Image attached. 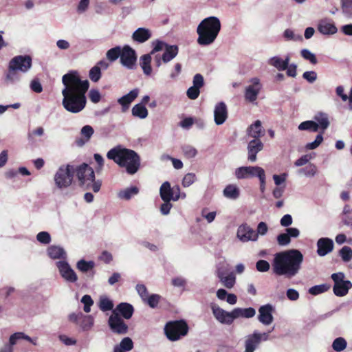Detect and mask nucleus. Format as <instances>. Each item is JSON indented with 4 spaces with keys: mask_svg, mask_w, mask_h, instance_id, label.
I'll use <instances>...</instances> for the list:
<instances>
[{
    "mask_svg": "<svg viewBox=\"0 0 352 352\" xmlns=\"http://www.w3.org/2000/svg\"><path fill=\"white\" fill-rule=\"evenodd\" d=\"M62 82L63 107L72 113L82 111L87 103L85 94L89 87V81L80 80L78 72L72 71L62 77Z\"/></svg>",
    "mask_w": 352,
    "mask_h": 352,
    "instance_id": "1",
    "label": "nucleus"
},
{
    "mask_svg": "<svg viewBox=\"0 0 352 352\" xmlns=\"http://www.w3.org/2000/svg\"><path fill=\"white\" fill-rule=\"evenodd\" d=\"M303 262V255L296 249H290L275 254L272 263L275 274L291 278L300 271Z\"/></svg>",
    "mask_w": 352,
    "mask_h": 352,
    "instance_id": "2",
    "label": "nucleus"
},
{
    "mask_svg": "<svg viewBox=\"0 0 352 352\" xmlns=\"http://www.w3.org/2000/svg\"><path fill=\"white\" fill-rule=\"evenodd\" d=\"M107 157L119 166L124 168L129 175L136 173L140 166V158L138 154L122 146H117L110 149L107 153Z\"/></svg>",
    "mask_w": 352,
    "mask_h": 352,
    "instance_id": "3",
    "label": "nucleus"
},
{
    "mask_svg": "<svg viewBox=\"0 0 352 352\" xmlns=\"http://www.w3.org/2000/svg\"><path fill=\"white\" fill-rule=\"evenodd\" d=\"M79 186L85 190H91L94 192L100 191L102 181L96 179L94 169L87 164H82L74 169Z\"/></svg>",
    "mask_w": 352,
    "mask_h": 352,
    "instance_id": "4",
    "label": "nucleus"
},
{
    "mask_svg": "<svg viewBox=\"0 0 352 352\" xmlns=\"http://www.w3.org/2000/svg\"><path fill=\"white\" fill-rule=\"evenodd\" d=\"M249 135L253 139L250 141L248 150V160L254 162L256 160V153L263 148V144L260 140L261 135V122L256 121L249 129Z\"/></svg>",
    "mask_w": 352,
    "mask_h": 352,
    "instance_id": "5",
    "label": "nucleus"
},
{
    "mask_svg": "<svg viewBox=\"0 0 352 352\" xmlns=\"http://www.w3.org/2000/svg\"><path fill=\"white\" fill-rule=\"evenodd\" d=\"M221 29V23H199L197 31V42L201 45H208L217 38Z\"/></svg>",
    "mask_w": 352,
    "mask_h": 352,
    "instance_id": "6",
    "label": "nucleus"
},
{
    "mask_svg": "<svg viewBox=\"0 0 352 352\" xmlns=\"http://www.w3.org/2000/svg\"><path fill=\"white\" fill-rule=\"evenodd\" d=\"M74 168L69 164L60 166L54 175V182L56 187L59 190L69 188L74 177Z\"/></svg>",
    "mask_w": 352,
    "mask_h": 352,
    "instance_id": "7",
    "label": "nucleus"
},
{
    "mask_svg": "<svg viewBox=\"0 0 352 352\" xmlns=\"http://www.w3.org/2000/svg\"><path fill=\"white\" fill-rule=\"evenodd\" d=\"M235 177L239 179L258 177L261 182V190H263L264 170L259 166H241L237 168L234 172Z\"/></svg>",
    "mask_w": 352,
    "mask_h": 352,
    "instance_id": "8",
    "label": "nucleus"
},
{
    "mask_svg": "<svg viewBox=\"0 0 352 352\" xmlns=\"http://www.w3.org/2000/svg\"><path fill=\"white\" fill-rule=\"evenodd\" d=\"M167 338L172 341L178 340L187 334L188 327L182 320L168 322L164 328Z\"/></svg>",
    "mask_w": 352,
    "mask_h": 352,
    "instance_id": "9",
    "label": "nucleus"
},
{
    "mask_svg": "<svg viewBox=\"0 0 352 352\" xmlns=\"http://www.w3.org/2000/svg\"><path fill=\"white\" fill-rule=\"evenodd\" d=\"M160 197L163 201H177L179 199H185L186 195L182 192L179 186H170L168 182H164L160 188Z\"/></svg>",
    "mask_w": 352,
    "mask_h": 352,
    "instance_id": "10",
    "label": "nucleus"
},
{
    "mask_svg": "<svg viewBox=\"0 0 352 352\" xmlns=\"http://www.w3.org/2000/svg\"><path fill=\"white\" fill-rule=\"evenodd\" d=\"M344 274L343 272L333 273L331 274V279L334 282L333 287V293L336 296L342 297L346 296L349 290L352 287V283L350 280H344Z\"/></svg>",
    "mask_w": 352,
    "mask_h": 352,
    "instance_id": "11",
    "label": "nucleus"
},
{
    "mask_svg": "<svg viewBox=\"0 0 352 352\" xmlns=\"http://www.w3.org/2000/svg\"><path fill=\"white\" fill-rule=\"evenodd\" d=\"M9 65L12 69L26 73L32 67V58L28 55L16 56L10 60Z\"/></svg>",
    "mask_w": 352,
    "mask_h": 352,
    "instance_id": "12",
    "label": "nucleus"
},
{
    "mask_svg": "<svg viewBox=\"0 0 352 352\" xmlns=\"http://www.w3.org/2000/svg\"><path fill=\"white\" fill-rule=\"evenodd\" d=\"M137 60V56L134 50L129 45L122 47L120 56V63L122 66L129 69L135 67Z\"/></svg>",
    "mask_w": 352,
    "mask_h": 352,
    "instance_id": "13",
    "label": "nucleus"
},
{
    "mask_svg": "<svg viewBox=\"0 0 352 352\" xmlns=\"http://www.w3.org/2000/svg\"><path fill=\"white\" fill-rule=\"evenodd\" d=\"M210 308L214 318L219 322L228 325L233 322L234 317L232 316V311H226L215 303H212Z\"/></svg>",
    "mask_w": 352,
    "mask_h": 352,
    "instance_id": "14",
    "label": "nucleus"
},
{
    "mask_svg": "<svg viewBox=\"0 0 352 352\" xmlns=\"http://www.w3.org/2000/svg\"><path fill=\"white\" fill-rule=\"evenodd\" d=\"M56 265L61 277L65 281L69 283H75L77 281L78 276L67 262L65 261H60L56 262Z\"/></svg>",
    "mask_w": 352,
    "mask_h": 352,
    "instance_id": "15",
    "label": "nucleus"
},
{
    "mask_svg": "<svg viewBox=\"0 0 352 352\" xmlns=\"http://www.w3.org/2000/svg\"><path fill=\"white\" fill-rule=\"evenodd\" d=\"M109 325L110 329L116 333L124 334L127 332L128 327L124 323V320L116 312H112V314L109 318Z\"/></svg>",
    "mask_w": 352,
    "mask_h": 352,
    "instance_id": "16",
    "label": "nucleus"
},
{
    "mask_svg": "<svg viewBox=\"0 0 352 352\" xmlns=\"http://www.w3.org/2000/svg\"><path fill=\"white\" fill-rule=\"evenodd\" d=\"M26 340L30 342H32L34 345L36 344V340H32L30 337L25 335L22 332H17L12 334L9 339V343L6 344L1 349L0 352H13L14 351V345H15L17 342L20 340Z\"/></svg>",
    "mask_w": 352,
    "mask_h": 352,
    "instance_id": "17",
    "label": "nucleus"
},
{
    "mask_svg": "<svg viewBox=\"0 0 352 352\" xmlns=\"http://www.w3.org/2000/svg\"><path fill=\"white\" fill-rule=\"evenodd\" d=\"M237 238L242 242L256 241L258 233L246 224L241 225L237 230Z\"/></svg>",
    "mask_w": 352,
    "mask_h": 352,
    "instance_id": "18",
    "label": "nucleus"
},
{
    "mask_svg": "<svg viewBox=\"0 0 352 352\" xmlns=\"http://www.w3.org/2000/svg\"><path fill=\"white\" fill-rule=\"evenodd\" d=\"M228 116L226 104L223 102L217 103L214 109V120L217 125L223 124L227 120Z\"/></svg>",
    "mask_w": 352,
    "mask_h": 352,
    "instance_id": "19",
    "label": "nucleus"
},
{
    "mask_svg": "<svg viewBox=\"0 0 352 352\" xmlns=\"http://www.w3.org/2000/svg\"><path fill=\"white\" fill-rule=\"evenodd\" d=\"M317 254L320 256H324L331 252L334 248L332 239L327 237H322L317 241Z\"/></svg>",
    "mask_w": 352,
    "mask_h": 352,
    "instance_id": "20",
    "label": "nucleus"
},
{
    "mask_svg": "<svg viewBox=\"0 0 352 352\" xmlns=\"http://www.w3.org/2000/svg\"><path fill=\"white\" fill-rule=\"evenodd\" d=\"M251 82L252 84L247 86L245 88V98L246 100L253 102L257 98V96L261 88V85L257 78L252 79Z\"/></svg>",
    "mask_w": 352,
    "mask_h": 352,
    "instance_id": "21",
    "label": "nucleus"
},
{
    "mask_svg": "<svg viewBox=\"0 0 352 352\" xmlns=\"http://www.w3.org/2000/svg\"><path fill=\"white\" fill-rule=\"evenodd\" d=\"M203 85V76L199 74L195 75L193 78V85L187 90V96L191 100L197 98L200 94L199 89Z\"/></svg>",
    "mask_w": 352,
    "mask_h": 352,
    "instance_id": "22",
    "label": "nucleus"
},
{
    "mask_svg": "<svg viewBox=\"0 0 352 352\" xmlns=\"http://www.w3.org/2000/svg\"><path fill=\"white\" fill-rule=\"evenodd\" d=\"M262 333L254 332L247 337L245 340V352H254L262 340Z\"/></svg>",
    "mask_w": 352,
    "mask_h": 352,
    "instance_id": "23",
    "label": "nucleus"
},
{
    "mask_svg": "<svg viewBox=\"0 0 352 352\" xmlns=\"http://www.w3.org/2000/svg\"><path fill=\"white\" fill-rule=\"evenodd\" d=\"M139 92V89L135 88L118 99V102L122 105L123 111L129 108L130 104L138 97Z\"/></svg>",
    "mask_w": 352,
    "mask_h": 352,
    "instance_id": "24",
    "label": "nucleus"
},
{
    "mask_svg": "<svg viewBox=\"0 0 352 352\" xmlns=\"http://www.w3.org/2000/svg\"><path fill=\"white\" fill-rule=\"evenodd\" d=\"M234 320L239 318H250L255 316L256 311L254 308H235L232 311Z\"/></svg>",
    "mask_w": 352,
    "mask_h": 352,
    "instance_id": "25",
    "label": "nucleus"
},
{
    "mask_svg": "<svg viewBox=\"0 0 352 352\" xmlns=\"http://www.w3.org/2000/svg\"><path fill=\"white\" fill-rule=\"evenodd\" d=\"M139 193V188L136 186H129L121 189L118 192V197L121 200L129 201Z\"/></svg>",
    "mask_w": 352,
    "mask_h": 352,
    "instance_id": "26",
    "label": "nucleus"
},
{
    "mask_svg": "<svg viewBox=\"0 0 352 352\" xmlns=\"http://www.w3.org/2000/svg\"><path fill=\"white\" fill-rule=\"evenodd\" d=\"M113 312H116L119 316L121 314L126 319H129L133 315V308L130 304L122 302L116 307Z\"/></svg>",
    "mask_w": 352,
    "mask_h": 352,
    "instance_id": "27",
    "label": "nucleus"
},
{
    "mask_svg": "<svg viewBox=\"0 0 352 352\" xmlns=\"http://www.w3.org/2000/svg\"><path fill=\"white\" fill-rule=\"evenodd\" d=\"M47 252L48 256L52 259H65L67 256L65 250L58 245L50 246L47 250Z\"/></svg>",
    "mask_w": 352,
    "mask_h": 352,
    "instance_id": "28",
    "label": "nucleus"
},
{
    "mask_svg": "<svg viewBox=\"0 0 352 352\" xmlns=\"http://www.w3.org/2000/svg\"><path fill=\"white\" fill-rule=\"evenodd\" d=\"M289 60L290 58L289 56H287L284 60L278 56H274L268 60V63L279 71H283L287 68Z\"/></svg>",
    "mask_w": 352,
    "mask_h": 352,
    "instance_id": "29",
    "label": "nucleus"
},
{
    "mask_svg": "<svg viewBox=\"0 0 352 352\" xmlns=\"http://www.w3.org/2000/svg\"><path fill=\"white\" fill-rule=\"evenodd\" d=\"M140 65L143 73L146 76H150L153 72L151 67V54H146L142 56L140 58Z\"/></svg>",
    "mask_w": 352,
    "mask_h": 352,
    "instance_id": "30",
    "label": "nucleus"
},
{
    "mask_svg": "<svg viewBox=\"0 0 352 352\" xmlns=\"http://www.w3.org/2000/svg\"><path fill=\"white\" fill-rule=\"evenodd\" d=\"M151 36V32L148 29L140 28L133 34V38L139 43H144Z\"/></svg>",
    "mask_w": 352,
    "mask_h": 352,
    "instance_id": "31",
    "label": "nucleus"
},
{
    "mask_svg": "<svg viewBox=\"0 0 352 352\" xmlns=\"http://www.w3.org/2000/svg\"><path fill=\"white\" fill-rule=\"evenodd\" d=\"M94 133V130L93 127L90 125L84 126L80 130V135L82 138L77 140V144L78 146H82L85 143L89 141L90 138L93 135Z\"/></svg>",
    "mask_w": 352,
    "mask_h": 352,
    "instance_id": "32",
    "label": "nucleus"
},
{
    "mask_svg": "<svg viewBox=\"0 0 352 352\" xmlns=\"http://www.w3.org/2000/svg\"><path fill=\"white\" fill-rule=\"evenodd\" d=\"M133 348V342L132 340L126 337L123 338L120 343L116 345L113 349V352H126L129 351Z\"/></svg>",
    "mask_w": 352,
    "mask_h": 352,
    "instance_id": "33",
    "label": "nucleus"
},
{
    "mask_svg": "<svg viewBox=\"0 0 352 352\" xmlns=\"http://www.w3.org/2000/svg\"><path fill=\"white\" fill-rule=\"evenodd\" d=\"M178 47L177 45H168L162 55V61L167 63L173 60L178 54Z\"/></svg>",
    "mask_w": 352,
    "mask_h": 352,
    "instance_id": "34",
    "label": "nucleus"
},
{
    "mask_svg": "<svg viewBox=\"0 0 352 352\" xmlns=\"http://www.w3.org/2000/svg\"><path fill=\"white\" fill-rule=\"evenodd\" d=\"M314 118L318 124L319 129L320 128L322 129L321 132L324 133V131L329 126V121L327 115L324 113L319 112L314 116Z\"/></svg>",
    "mask_w": 352,
    "mask_h": 352,
    "instance_id": "35",
    "label": "nucleus"
},
{
    "mask_svg": "<svg viewBox=\"0 0 352 352\" xmlns=\"http://www.w3.org/2000/svg\"><path fill=\"white\" fill-rule=\"evenodd\" d=\"M223 193L228 199H236L239 197V188L234 184H230L224 188Z\"/></svg>",
    "mask_w": 352,
    "mask_h": 352,
    "instance_id": "36",
    "label": "nucleus"
},
{
    "mask_svg": "<svg viewBox=\"0 0 352 352\" xmlns=\"http://www.w3.org/2000/svg\"><path fill=\"white\" fill-rule=\"evenodd\" d=\"M218 278L223 286L228 289L232 288L235 285L236 276L233 272H230Z\"/></svg>",
    "mask_w": 352,
    "mask_h": 352,
    "instance_id": "37",
    "label": "nucleus"
},
{
    "mask_svg": "<svg viewBox=\"0 0 352 352\" xmlns=\"http://www.w3.org/2000/svg\"><path fill=\"white\" fill-rule=\"evenodd\" d=\"M298 129L300 131H308L310 132H317L319 130L318 124L314 120H307L301 122Z\"/></svg>",
    "mask_w": 352,
    "mask_h": 352,
    "instance_id": "38",
    "label": "nucleus"
},
{
    "mask_svg": "<svg viewBox=\"0 0 352 352\" xmlns=\"http://www.w3.org/2000/svg\"><path fill=\"white\" fill-rule=\"evenodd\" d=\"M132 115L140 119H144L148 116V110L142 104H135L131 110Z\"/></svg>",
    "mask_w": 352,
    "mask_h": 352,
    "instance_id": "39",
    "label": "nucleus"
},
{
    "mask_svg": "<svg viewBox=\"0 0 352 352\" xmlns=\"http://www.w3.org/2000/svg\"><path fill=\"white\" fill-rule=\"evenodd\" d=\"M94 267L95 263L92 261H87L84 259H81L76 263V268L83 273L92 270Z\"/></svg>",
    "mask_w": 352,
    "mask_h": 352,
    "instance_id": "40",
    "label": "nucleus"
},
{
    "mask_svg": "<svg viewBox=\"0 0 352 352\" xmlns=\"http://www.w3.org/2000/svg\"><path fill=\"white\" fill-rule=\"evenodd\" d=\"M318 29L323 34H333L337 32L334 23H319Z\"/></svg>",
    "mask_w": 352,
    "mask_h": 352,
    "instance_id": "41",
    "label": "nucleus"
},
{
    "mask_svg": "<svg viewBox=\"0 0 352 352\" xmlns=\"http://www.w3.org/2000/svg\"><path fill=\"white\" fill-rule=\"evenodd\" d=\"M122 47L117 46L109 50L107 52L106 56L109 60L113 62L119 57L120 58Z\"/></svg>",
    "mask_w": 352,
    "mask_h": 352,
    "instance_id": "42",
    "label": "nucleus"
},
{
    "mask_svg": "<svg viewBox=\"0 0 352 352\" xmlns=\"http://www.w3.org/2000/svg\"><path fill=\"white\" fill-rule=\"evenodd\" d=\"M331 286L329 284H322L315 285L309 288V292L311 295H318L320 294L327 292L330 289Z\"/></svg>",
    "mask_w": 352,
    "mask_h": 352,
    "instance_id": "43",
    "label": "nucleus"
},
{
    "mask_svg": "<svg viewBox=\"0 0 352 352\" xmlns=\"http://www.w3.org/2000/svg\"><path fill=\"white\" fill-rule=\"evenodd\" d=\"M183 155L188 159L194 158L197 155V150L191 145H184L182 147Z\"/></svg>",
    "mask_w": 352,
    "mask_h": 352,
    "instance_id": "44",
    "label": "nucleus"
},
{
    "mask_svg": "<svg viewBox=\"0 0 352 352\" xmlns=\"http://www.w3.org/2000/svg\"><path fill=\"white\" fill-rule=\"evenodd\" d=\"M346 341L342 337L337 338L334 340L332 344V347L334 351L340 352L346 349Z\"/></svg>",
    "mask_w": 352,
    "mask_h": 352,
    "instance_id": "45",
    "label": "nucleus"
},
{
    "mask_svg": "<svg viewBox=\"0 0 352 352\" xmlns=\"http://www.w3.org/2000/svg\"><path fill=\"white\" fill-rule=\"evenodd\" d=\"M230 270V265L226 261H220L217 265V276L220 277L223 275L227 274Z\"/></svg>",
    "mask_w": 352,
    "mask_h": 352,
    "instance_id": "46",
    "label": "nucleus"
},
{
    "mask_svg": "<svg viewBox=\"0 0 352 352\" xmlns=\"http://www.w3.org/2000/svg\"><path fill=\"white\" fill-rule=\"evenodd\" d=\"M99 307L102 311H105L111 310L113 307V304L108 298L102 296L100 298Z\"/></svg>",
    "mask_w": 352,
    "mask_h": 352,
    "instance_id": "47",
    "label": "nucleus"
},
{
    "mask_svg": "<svg viewBox=\"0 0 352 352\" xmlns=\"http://www.w3.org/2000/svg\"><path fill=\"white\" fill-rule=\"evenodd\" d=\"M318 171L317 167L314 164H309L305 168H301L299 170L300 173H302L307 177H314Z\"/></svg>",
    "mask_w": 352,
    "mask_h": 352,
    "instance_id": "48",
    "label": "nucleus"
},
{
    "mask_svg": "<svg viewBox=\"0 0 352 352\" xmlns=\"http://www.w3.org/2000/svg\"><path fill=\"white\" fill-rule=\"evenodd\" d=\"M339 254L344 262H349L352 259V249L349 246L342 248Z\"/></svg>",
    "mask_w": 352,
    "mask_h": 352,
    "instance_id": "49",
    "label": "nucleus"
},
{
    "mask_svg": "<svg viewBox=\"0 0 352 352\" xmlns=\"http://www.w3.org/2000/svg\"><path fill=\"white\" fill-rule=\"evenodd\" d=\"M89 77L93 82H98L101 78L100 67L98 65L94 66L89 73Z\"/></svg>",
    "mask_w": 352,
    "mask_h": 352,
    "instance_id": "50",
    "label": "nucleus"
},
{
    "mask_svg": "<svg viewBox=\"0 0 352 352\" xmlns=\"http://www.w3.org/2000/svg\"><path fill=\"white\" fill-rule=\"evenodd\" d=\"M283 37L285 41H302V37L300 34H296L291 29H287L283 33Z\"/></svg>",
    "mask_w": 352,
    "mask_h": 352,
    "instance_id": "51",
    "label": "nucleus"
},
{
    "mask_svg": "<svg viewBox=\"0 0 352 352\" xmlns=\"http://www.w3.org/2000/svg\"><path fill=\"white\" fill-rule=\"evenodd\" d=\"M197 180V176L195 173H188L186 174L182 179V184L184 187L187 188L191 186Z\"/></svg>",
    "mask_w": 352,
    "mask_h": 352,
    "instance_id": "52",
    "label": "nucleus"
},
{
    "mask_svg": "<svg viewBox=\"0 0 352 352\" xmlns=\"http://www.w3.org/2000/svg\"><path fill=\"white\" fill-rule=\"evenodd\" d=\"M322 135L323 132H320L319 134H318L315 140L312 142L307 143L305 146V148L308 150H313L318 147L323 141Z\"/></svg>",
    "mask_w": 352,
    "mask_h": 352,
    "instance_id": "53",
    "label": "nucleus"
},
{
    "mask_svg": "<svg viewBox=\"0 0 352 352\" xmlns=\"http://www.w3.org/2000/svg\"><path fill=\"white\" fill-rule=\"evenodd\" d=\"M160 299L161 296L160 295L151 294L148 295L144 302L147 303L150 307L155 308L157 306Z\"/></svg>",
    "mask_w": 352,
    "mask_h": 352,
    "instance_id": "54",
    "label": "nucleus"
},
{
    "mask_svg": "<svg viewBox=\"0 0 352 352\" xmlns=\"http://www.w3.org/2000/svg\"><path fill=\"white\" fill-rule=\"evenodd\" d=\"M300 54L302 57L309 60L311 64H316L318 60L314 54L311 53L309 50L307 49H303L300 51Z\"/></svg>",
    "mask_w": 352,
    "mask_h": 352,
    "instance_id": "55",
    "label": "nucleus"
},
{
    "mask_svg": "<svg viewBox=\"0 0 352 352\" xmlns=\"http://www.w3.org/2000/svg\"><path fill=\"white\" fill-rule=\"evenodd\" d=\"M36 239L41 243L47 245L51 242V236L49 232L43 231L40 232L36 235Z\"/></svg>",
    "mask_w": 352,
    "mask_h": 352,
    "instance_id": "56",
    "label": "nucleus"
},
{
    "mask_svg": "<svg viewBox=\"0 0 352 352\" xmlns=\"http://www.w3.org/2000/svg\"><path fill=\"white\" fill-rule=\"evenodd\" d=\"M341 8L346 15H352V0H341Z\"/></svg>",
    "mask_w": 352,
    "mask_h": 352,
    "instance_id": "57",
    "label": "nucleus"
},
{
    "mask_svg": "<svg viewBox=\"0 0 352 352\" xmlns=\"http://www.w3.org/2000/svg\"><path fill=\"white\" fill-rule=\"evenodd\" d=\"M201 214L208 223H210L215 219L217 212L215 211L208 212V208H205L201 210Z\"/></svg>",
    "mask_w": 352,
    "mask_h": 352,
    "instance_id": "58",
    "label": "nucleus"
},
{
    "mask_svg": "<svg viewBox=\"0 0 352 352\" xmlns=\"http://www.w3.org/2000/svg\"><path fill=\"white\" fill-rule=\"evenodd\" d=\"M81 302L84 305V311L89 313L91 311V307L94 304V301L89 295H85L81 298Z\"/></svg>",
    "mask_w": 352,
    "mask_h": 352,
    "instance_id": "59",
    "label": "nucleus"
},
{
    "mask_svg": "<svg viewBox=\"0 0 352 352\" xmlns=\"http://www.w3.org/2000/svg\"><path fill=\"white\" fill-rule=\"evenodd\" d=\"M274 307L271 305H265V325H268L272 322V312L274 311Z\"/></svg>",
    "mask_w": 352,
    "mask_h": 352,
    "instance_id": "60",
    "label": "nucleus"
},
{
    "mask_svg": "<svg viewBox=\"0 0 352 352\" xmlns=\"http://www.w3.org/2000/svg\"><path fill=\"white\" fill-rule=\"evenodd\" d=\"M18 71H16L15 69H12L10 68V66L8 65V72L6 74V79L9 82H14L19 80V78L17 75Z\"/></svg>",
    "mask_w": 352,
    "mask_h": 352,
    "instance_id": "61",
    "label": "nucleus"
},
{
    "mask_svg": "<svg viewBox=\"0 0 352 352\" xmlns=\"http://www.w3.org/2000/svg\"><path fill=\"white\" fill-rule=\"evenodd\" d=\"M168 45L165 43L164 42L157 41L156 42L153 43V49L151 52V54L153 55L155 54V52H160V51H164L166 47Z\"/></svg>",
    "mask_w": 352,
    "mask_h": 352,
    "instance_id": "62",
    "label": "nucleus"
},
{
    "mask_svg": "<svg viewBox=\"0 0 352 352\" xmlns=\"http://www.w3.org/2000/svg\"><path fill=\"white\" fill-rule=\"evenodd\" d=\"M89 97L90 100L94 103H98L101 99V95L98 90L91 89L89 92Z\"/></svg>",
    "mask_w": 352,
    "mask_h": 352,
    "instance_id": "63",
    "label": "nucleus"
},
{
    "mask_svg": "<svg viewBox=\"0 0 352 352\" xmlns=\"http://www.w3.org/2000/svg\"><path fill=\"white\" fill-rule=\"evenodd\" d=\"M291 241V239L286 233H282L278 235L277 242L279 245L284 246L288 245Z\"/></svg>",
    "mask_w": 352,
    "mask_h": 352,
    "instance_id": "64",
    "label": "nucleus"
}]
</instances>
